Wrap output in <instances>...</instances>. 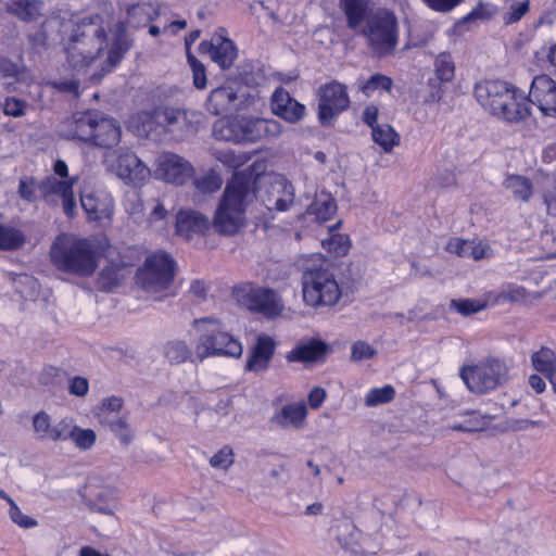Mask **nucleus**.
Listing matches in <instances>:
<instances>
[{
    "instance_id": "f257e3e1",
    "label": "nucleus",
    "mask_w": 556,
    "mask_h": 556,
    "mask_svg": "<svg viewBox=\"0 0 556 556\" xmlns=\"http://www.w3.org/2000/svg\"><path fill=\"white\" fill-rule=\"evenodd\" d=\"M125 12L124 21L113 22L109 16L93 14L75 24L64 43V51L70 67L76 74H89L91 80H100L131 49L134 39L128 27H146L159 15L151 2L129 4Z\"/></svg>"
},
{
    "instance_id": "f03ea898",
    "label": "nucleus",
    "mask_w": 556,
    "mask_h": 556,
    "mask_svg": "<svg viewBox=\"0 0 556 556\" xmlns=\"http://www.w3.org/2000/svg\"><path fill=\"white\" fill-rule=\"evenodd\" d=\"M473 96L485 111L506 122H520L530 114L527 98L504 80L479 81L475 85Z\"/></svg>"
},
{
    "instance_id": "7ed1b4c3",
    "label": "nucleus",
    "mask_w": 556,
    "mask_h": 556,
    "mask_svg": "<svg viewBox=\"0 0 556 556\" xmlns=\"http://www.w3.org/2000/svg\"><path fill=\"white\" fill-rule=\"evenodd\" d=\"M255 181L236 174L225 188L213 227L220 235H233L244 225L245 207L255 198Z\"/></svg>"
},
{
    "instance_id": "20e7f679",
    "label": "nucleus",
    "mask_w": 556,
    "mask_h": 556,
    "mask_svg": "<svg viewBox=\"0 0 556 556\" xmlns=\"http://www.w3.org/2000/svg\"><path fill=\"white\" fill-rule=\"evenodd\" d=\"M191 326L189 334L193 338L194 358L198 362L214 356L242 355L241 343L223 329L219 320L212 317L197 318Z\"/></svg>"
},
{
    "instance_id": "39448f33",
    "label": "nucleus",
    "mask_w": 556,
    "mask_h": 556,
    "mask_svg": "<svg viewBox=\"0 0 556 556\" xmlns=\"http://www.w3.org/2000/svg\"><path fill=\"white\" fill-rule=\"evenodd\" d=\"M52 264L62 271L78 276H90L97 268L98 257L87 239L72 235H59L50 249Z\"/></svg>"
},
{
    "instance_id": "423d86ee",
    "label": "nucleus",
    "mask_w": 556,
    "mask_h": 556,
    "mask_svg": "<svg viewBox=\"0 0 556 556\" xmlns=\"http://www.w3.org/2000/svg\"><path fill=\"white\" fill-rule=\"evenodd\" d=\"M301 285L303 302L312 308L332 306L342 296L336 274L327 261L307 265L303 270Z\"/></svg>"
},
{
    "instance_id": "0eeeda50",
    "label": "nucleus",
    "mask_w": 556,
    "mask_h": 556,
    "mask_svg": "<svg viewBox=\"0 0 556 556\" xmlns=\"http://www.w3.org/2000/svg\"><path fill=\"white\" fill-rule=\"evenodd\" d=\"M213 134L216 139L232 142H256L273 139L282 134V126L275 119L237 116L215 122Z\"/></svg>"
},
{
    "instance_id": "6e6552de",
    "label": "nucleus",
    "mask_w": 556,
    "mask_h": 556,
    "mask_svg": "<svg viewBox=\"0 0 556 556\" xmlns=\"http://www.w3.org/2000/svg\"><path fill=\"white\" fill-rule=\"evenodd\" d=\"M174 276L175 262L173 257L164 251H159L146 257L136 278L140 288L155 300H161L175 294Z\"/></svg>"
},
{
    "instance_id": "1a4fd4ad",
    "label": "nucleus",
    "mask_w": 556,
    "mask_h": 556,
    "mask_svg": "<svg viewBox=\"0 0 556 556\" xmlns=\"http://www.w3.org/2000/svg\"><path fill=\"white\" fill-rule=\"evenodd\" d=\"M370 48L379 56L392 54L397 46L399 31L394 13L379 10L367 20L362 30Z\"/></svg>"
},
{
    "instance_id": "9d476101",
    "label": "nucleus",
    "mask_w": 556,
    "mask_h": 556,
    "mask_svg": "<svg viewBox=\"0 0 556 556\" xmlns=\"http://www.w3.org/2000/svg\"><path fill=\"white\" fill-rule=\"evenodd\" d=\"M198 113H188L176 108H156L151 112H142L138 115L141 123L139 135L149 136L152 132L190 130Z\"/></svg>"
},
{
    "instance_id": "9b49d317",
    "label": "nucleus",
    "mask_w": 556,
    "mask_h": 556,
    "mask_svg": "<svg viewBox=\"0 0 556 556\" xmlns=\"http://www.w3.org/2000/svg\"><path fill=\"white\" fill-rule=\"evenodd\" d=\"M459 375L471 392L485 393L502 383L507 375V368L502 362L492 359L463 366Z\"/></svg>"
},
{
    "instance_id": "f8f14e48",
    "label": "nucleus",
    "mask_w": 556,
    "mask_h": 556,
    "mask_svg": "<svg viewBox=\"0 0 556 556\" xmlns=\"http://www.w3.org/2000/svg\"><path fill=\"white\" fill-rule=\"evenodd\" d=\"M104 162L109 170L127 185H141L150 177L149 167L128 149H119L108 153Z\"/></svg>"
},
{
    "instance_id": "ddd939ff",
    "label": "nucleus",
    "mask_w": 556,
    "mask_h": 556,
    "mask_svg": "<svg viewBox=\"0 0 556 556\" xmlns=\"http://www.w3.org/2000/svg\"><path fill=\"white\" fill-rule=\"evenodd\" d=\"M318 119L321 125H330L342 112L350 106L346 86L332 80L318 88Z\"/></svg>"
},
{
    "instance_id": "4468645a",
    "label": "nucleus",
    "mask_w": 556,
    "mask_h": 556,
    "mask_svg": "<svg viewBox=\"0 0 556 556\" xmlns=\"http://www.w3.org/2000/svg\"><path fill=\"white\" fill-rule=\"evenodd\" d=\"M77 179L73 177L60 180L55 176H48L38 184V191L47 204L55 206L61 203L64 214L72 218L76 208L73 187Z\"/></svg>"
},
{
    "instance_id": "2eb2a0df",
    "label": "nucleus",
    "mask_w": 556,
    "mask_h": 556,
    "mask_svg": "<svg viewBox=\"0 0 556 556\" xmlns=\"http://www.w3.org/2000/svg\"><path fill=\"white\" fill-rule=\"evenodd\" d=\"M245 88L236 85H223L213 89L206 101V110L212 115L238 112L247 108Z\"/></svg>"
},
{
    "instance_id": "dca6fc26",
    "label": "nucleus",
    "mask_w": 556,
    "mask_h": 556,
    "mask_svg": "<svg viewBox=\"0 0 556 556\" xmlns=\"http://www.w3.org/2000/svg\"><path fill=\"white\" fill-rule=\"evenodd\" d=\"M156 172L165 182L184 186L194 176L195 168L181 155L163 152L156 159Z\"/></svg>"
},
{
    "instance_id": "f3484780",
    "label": "nucleus",
    "mask_w": 556,
    "mask_h": 556,
    "mask_svg": "<svg viewBox=\"0 0 556 556\" xmlns=\"http://www.w3.org/2000/svg\"><path fill=\"white\" fill-rule=\"evenodd\" d=\"M260 199L268 211L285 212L294 201V190L285 177L275 176L264 182Z\"/></svg>"
},
{
    "instance_id": "a211bd4d",
    "label": "nucleus",
    "mask_w": 556,
    "mask_h": 556,
    "mask_svg": "<svg viewBox=\"0 0 556 556\" xmlns=\"http://www.w3.org/2000/svg\"><path fill=\"white\" fill-rule=\"evenodd\" d=\"M199 49L201 53H207L222 70L230 68L238 55L237 47L226 36L225 28H218L210 41L200 43Z\"/></svg>"
},
{
    "instance_id": "6ab92c4d",
    "label": "nucleus",
    "mask_w": 556,
    "mask_h": 556,
    "mask_svg": "<svg viewBox=\"0 0 556 556\" xmlns=\"http://www.w3.org/2000/svg\"><path fill=\"white\" fill-rule=\"evenodd\" d=\"M249 307L267 318H275L285 309L283 301L278 292L265 287H249L247 290Z\"/></svg>"
},
{
    "instance_id": "aec40b11",
    "label": "nucleus",
    "mask_w": 556,
    "mask_h": 556,
    "mask_svg": "<svg viewBox=\"0 0 556 556\" xmlns=\"http://www.w3.org/2000/svg\"><path fill=\"white\" fill-rule=\"evenodd\" d=\"M528 101L538 105L543 115L552 117L556 106V83L547 75L534 77Z\"/></svg>"
},
{
    "instance_id": "412c9836",
    "label": "nucleus",
    "mask_w": 556,
    "mask_h": 556,
    "mask_svg": "<svg viewBox=\"0 0 556 556\" xmlns=\"http://www.w3.org/2000/svg\"><path fill=\"white\" fill-rule=\"evenodd\" d=\"M80 203L90 220L111 223L114 212V202L108 193L91 192L81 194Z\"/></svg>"
},
{
    "instance_id": "4be33fe9",
    "label": "nucleus",
    "mask_w": 556,
    "mask_h": 556,
    "mask_svg": "<svg viewBox=\"0 0 556 556\" xmlns=\"http://www.w3.org/2000/svg\"><path fill=\"white\" fill-rule=\"evenodd\" d=\"M273 113L288 123L295 124L305 114V106L294 100L287 90L278 88L270 98Z\"/></svg>"
},
{
    "instance_id": "5701e85b",
    "label": "nucleus",
    "mask_w": 556,
    "mask_h": 556,
    "mask_svg": "<svg viewBox=\"0 0 556 556\" xmlns=\"http://www.w3.org/2000/svg\"><path fill=\"white\" fill-rule=\"evenodd\" d=\"M308 408L305 402H292L277 410L271 422L282 429L299 430L305 427Z\"/></svg>"
},
{
    "instance_id": "b1692460",
    "label": "nucleus",
    "mask_w": 556,
    "mask_h": 556,
    "mask_svg": "<svg viewBox=\"0 0 556 556\" xmlns=\"http://www.w3.org/2000/svg\"><path fill=\"white\" fill-rule=\"evenodd\" d=\"M122 137V129L118 123L99 113L93 127L92 138L89 142L96 147L111 149L115 147Z\"/></svg>"
},
{
    "instance_id": "393cba45",
    "label": "nucleus",
    "mask_w": 556,
    "mask_h": 556,
    "mask_svg": "<svg viewBox=\"0 0 556 556\" xmlns=\"http://www.w3.org/2000/svg\"><path fill=\"white\" fill-rule=\"evenodd\" d=\"M275 346L276 343L271 337L267 334L258 336L251 355L248 358L245 369L253 372L265 371L269 367L274 356Z\"/></svg>"
},
{
    "instance_id": "a878e982",
    "label": "nucleus",
    "mask_w": 556,
    "mask_h": 556,
    "mask_svg": "<svg viewBox=\"0 0 556 556\" xmlns=\"http://www.w3.org/2000/svg\"><path fill=\"white\" fill-rule=\"evenodd\" d=\"M86 498L94 510L112 515L116 506V490L109 485L98 486L90 480L86 486Z\"/></svg>"
},
{
    "instance_id": "bb28decb",
    "label": "nucleus",
    "mask_w": 556,
    "mask_h": 556,
    "mask_svg": "<svg viewBox=\"0 0 556 556\" xmlns=\"http://www.w3.org/2000/svg\"><path fill=\"white\" fill-rule=\"evenodd\" d=\"M210 227L208 218L193 210H181L176 218V231L179 236L189 239L194 233H203Z\"/></svg>"
},
{
    "instance_id": "cd10ccee",
    "label": "nucleus",
    "mask_w": 556,
    "mask_h": 556,
    "mask_svg": "<svg viewBox=\"0 0 556 556\" xmlns=\"http://www.w3.org/2000/svg\"><path fill=\"white\" fill-rule=\"evenodd\" d=\"M328 346L325 342L311 339L300 342L286 355L289 363H311L321 359L327 353Z\"/></svg>"
},
{
    "instance_id": "c85d7f7f",
    "label": "nucleus",
    "mask_w": 556,
    "mask_h": 556,
    "mask_svg": "<svg viewBox=\"0 0 556 556\" xmlns=\"http://www.w3.org/2000/svg\"><path fill=\"white\" fill-rule=\"evenodd\" d=\"M66 422L67 420L63 419L52 425L50 416L43 410L33 417L34 431L39 440L64 441Z\"/></svg>"
},
{
    "instance_id": "c756f323",
    "label": "nucleus",
    "mask_w": 556,
    "mask_h": 556,
    "mask_svg": "<svg viewBox=\"0 0 556 556\" xmlns=\"http://www.w3.org/2000/svg\"><path fill=\"white\" fill-rule=\"evenodd\" d=\"M41 0H9L5 3V11L23 22L36 21L42 12Z\"/></svg>"
},
{
    "instance_id": "7c9ffc66",
    "label": "nucleus",
    "mask_w": 556,
    "mask_h": 556,
    "mask_svg": "<svg viewBox=\"0 0 556 556\" xmlns=\"http://www.w3.org/2000/svg\"><path fill=\"white\" fill-rule=\"evenodd\" d=\"M98 112H83L73 115L68 122L70 134L73 138L89 142L92 138L93 127L98 118Z\"/></svg>"
},
{
    "instance_id": "2f4dec72",
    "label": "nucleus",
    "mask_w": 556,
    "mask_h": 556,
    "mask_svg": "<svg viewBox=\"0 0 556 556\" xmlns=\"http://www.w3.org/2000/svg\"><path fill=\"white\" fill-rule=\"evenodd\" d=\"M371 0H341V8L346 16L348 26L356 30L363 24L370 11Z\"/></svg>"
},
{
    "instance_id": "473e14b6",
    "label": "nucleus",
    "mask_w": 556,
    "mask_h": 556,
    "mask_svg": "<svg viewBox=\"0 0 556 556\" xmlns=\"http://www.w3.org/2000/svg\"><path fill=\"white\" fill-rule=\"evenodd\" d=\"M336 540L346 551L357 553L359 547V531L354 523L344 518L336 526Z\"/></svg>"
},
{
    "instance_id": "72a5a7b5",
    "label": "nucleus",
    "mask_w": 556,
    "mask_h": 556,
    "mask_svg": "<svg viewBox=\"0 0 556 556\" xmlns=\"http://www.w3.org/2000/svg\"><path fill=\"white\" fill-rule=\"evenodd\" d=\"M164 356L174 365H179L187 361L198 362L194 358V351H191L186 341L179 339L170 340L164 345Z\"/></svg>"
},
{
    "instance_id": "f704fd0d",
    "label": "nucleus",
    "mask_w": 556,
    "mask_h": 556,
    "mask_svg": "<svg viewBox=\"0 0 556 556\" xmlns=\"http://www.w3.org/2000/svg\"><path fill=\"white\" fill-rule=\"evenodd\" d=\"M503 186L513 193L517 201L528 202L533 194V185L526 176L508 175Z\"/></svg>"
},
{
    "instance_id": "c9c22d12",
    "label": "nucleus",
    "mask_w": 556,
    "mask_h": 556,
    "mask_svg": "<svg viewBox=\"0 0 556 556\" xmlns=\"http://www.w3.org/2000/svg\"><path fill=\"white\" fill-rule=\"evenodd\" d=\"M371 137L375 143L381 147L384 152H391L400 144V135L387 123L374 127Z\"/></svg>"
},
{
    "instance_id": "e433bc0d",
    "label": "nucleus",
    "mask_w": 556,
    "mask_h": 556,
    "mask_svg": "<svg viewBox=\"0 0 556 556\" xmlns=\"http://www.w3.org/2000/svg\"><path fill=\"white\" fill-rule=\"evenodd\" d=\"M64 441L71 439L76 447L80 450L90 448L97 439V435L91 429H83L72 425L68 420L64 430Z\"/></svg>"
},
{
    "instance_id": "4c0bfd02",
    "label": "nucleus",
    "mask_w": 556,
    "mask_h": 556,
    "mask_svg": "<svg viewBox=\"0 0 556 556\" xmlns=\"http://www.w3.org/2000/svg\"><path fill=\"white\" fill-rule=\"evenodd\" d=\"M337 212V203L328 193H320L309 206V214L318 222L329 220Z\"/></svg>"
},
{
    "instance_id": "58836bf2",
    "label": "nucleus",
    "mask_w": 556,
    "mask_h": 556,
    "mask_svg": "<svg viewBox=\"0 0 556 556\" xmlns=\"http://www.w3.org/2000/svg\"><path fill=\"white\" fill-rule=\"evenodd\" d=\"M393 87V80L391 77L376 73L371 75L367 80H359L358 89L367 98L372 97L376 92H390Z\"/></svg>"
},
{
    "instance_id": "ea45409f",
    "label": "nucleus",
    "mask_w": 556,
    "mask_h": 556,
    "mask_svg": "<svg viewBox=\"0 0 556 556\" xmlns=\"http://www.w3.org/2000/svg\"><path fill=\"white\" fill-rule=\"evenodd\" d=\"M435 77L441 83H451L455 76V63L448 53H440L434 61Z\"/></svg>"
},
{
    "instance_id": "a19ab883",
    "label": "nucleus",
    "mask_w": 556,
    "mask_h": 556,
    "mask_svg": "<svg viewBox=\"0 0 556 556\" xmlns=\"http://www.w3.org/2000/svg\"><path fill=\"white\" fill-rule=\"evenodd\" d=\"M531 361L535 370L544 376L556 368L555 353L548 348H541L540 351L533 353Z\"/></svg>"
},
{
    "instance_id": "79ce46f5",
    "label": "nucleus",
    "mask_w": 556,
    "mask_h": 556,
    "mask_svg": "<svg viewBox=\"0 0 556 556\" xmlns=\"http://www.w3.org/2000/svg\"><path fill=\"white\" fill-rule=\"evenodd\" d=\"M223 179L218 173L211 169L201 177H198L193 181V186L200 193H213L220 189Z\"/></svg>"
},
{
    "instance_id": "37998d69",
    "label": "nucleus",
    "mask_w": 556,
    "mask_h": 556,
    "mask_svg": "<svg viewBox=\"0 0 556 556\" xmlns=\"http://www.w3.org/2000/svg\"><path fill=\"white\" fill-rule=\"evenodd\" d=\"M25 243V236L17 229L0 225V249L15 250Z\"/></svg>"
},
{
    "instance_id": "c03bdc74",
    "label": "nucleus",
    "mask_w": 556,
    "mask_h": 556,
    "mask_svg": "<svg viewBox=\"0 0 556 556\" xmlns=\"http://www.w3.org/2000/svg\"><path fill=\"white\" fill-rule=\"evenodd\" d=\"M395 396V390L392 386H384L382 388H376L368 391L365 396V405L374 407L379 404H386L391 402Z\"/></svg>"
},
{
    "instance_id": "a18cd8bd",
    "label": "nucleus",
    "mask_w": 556,
    "mask_h": 556,
    "mask_svg": "<svg viewBox=\"0 0 556 556\" xmlns=\"http://www.w3.org/2000/svg\"><path fill=\"white\" fill-rule=\"evenodd\" d=\"M323 247L333 253L334 255H345L350 249V241L348 236L341 233H332L330 228V236L327 239L321 240Z\"/></svg>"
},
{
    "instance_id": "49530a36",
    "label": "nucleus",
    "mask_w": 556,
    "mask_h": 556,
    "mask_svg": "<svg viewBox=\"0 0 556 556\" xmlns=\"http://www.w3.org/2000/svg\"><path fill=\"white\" fill-rule=\"evenodd\" d=\"M235 462L233 450L229 445L223 446L210 458L211 467L219 470H227Z\"/></svg>"
},
{
    "instance_id": "de8ad7c7",
    "label": "nucleus",
    "mask_w": 556,
    "mask_h": 556,
    "mask_svg": "<svg viewBox=\"0 0 556 556\" xmlns=\"http://www.w3.org/2000/svg\"><path fill=\"white\" fill-rule=\"evenodd\" d=\"M484 307V302L471 299L452 300L450 303V308L455 309L457 313L464 316H469L471 314L478 313L482 311Z\"/></svg>"
},
{
    "instance_id": "09e8293b",
    "label": "nucleus",
    "mask_w": 556,
    "mask_h": 556,
    "mask_svg": "<svg viewBox=\"0 0 556 556\" xmlns=\"http://www.w3.org/2000/svg\"><path fill=\"white\" fill-rule=\"evenodd\" d=\"M108 427L124 444H129L134 439V432L124 418L106 419Z\"/></svg>"
},
{
    "instance_id": "8fccbe9b",
    "label": "nucleus",
    "mask_w": 556,
    "mask_h": 556,
    "mask_svg": "<svg viewBox=\"0 0 556 556\" xmlns=\"http://www.w3.org/2000/svg\"><path fill=\"white\" fill-rule=\"evenodd\" d=\"M123 406V400L119 397H109L103 401L102 406L100 408V422L108 426L106 419H116L118 416H110L113 413H117L121 410Z\"/></svg>"
},
{
    "instance_id": "3c124183",
    "label": "nucleus",
    "mask_w": 556,
    "mask_h": 556,
    "mask_svg": "<svg viewBox=\"0 0 556 556\" xmlns=\"http://www.w3.org/2000/svg\"><path fill=\"white\" fill-rule=\"evenodd\" d=\"M188 63L193 75V84L198 89H204L207 85L204 65L191 53L187 54Z\"/></svg>"
},
{
    "instance_id": "603ef678",
    "label": "nucleus",
    "mask_w": 556,
    "mask_h": 556,
    "mask_svg": "<svg viewBox=\"0 0 556 556\" xmlns=\"http://www.w3.org/2000/svg\"><path fill=\"white\" fill-rule=\"evenodd\" d=\"M377 351L365 341L358 340L351 346V359L353 362L366 361L375 357Z\"/></svg>"
},
{
    "instance_id": "864d4df0",
    "label": "nucleus",
    "mask_w": 556,
    "mask_h": 556,
    "mask_svg": "<svg viewBox=\"0 0 556 556\" xmlns=\"http://www.w3.org/2000/svg\"><path fill=\"white\" fill-rule=\"evenodd\" d=\"M38 189V185L36 180L31 177H23L18 184V194L20 197L27 201L34 202L37 199L36 190Z\"/></svg>"
},
{
    "instance_id": "5fc2aeb1",
    "label": "nucleus",
    "mask_w": 556,
    "mask_h": 556,
    "mask_svg": "<svg viewBox=\"0 0 556 556\" xmlns=\"http://www.w3.org/2000/svg\"><path fill=\"white\" fill-rule=\"evenodd\" d=\"M500 298L503 301L525 303L528 299V292L523 287L510 285L501 292Z\"/></svg>"
},
{
    "instance_id": "6e6d98bb",
    "label": "nucleus",
    "mask_w": 556,
    "mask_h": 556,
    "mask_svg": "<svg viewBox=\"0 0 556 556\" xmlns=\"http://www.w3.org/2000/svg\"><path fill=\"white\" fill-rule=\"evenodd\" d=\"M215 155L217 161L229 168H238L243 165L247 160L244 155H238L231 150L217 151Z\"/></svg>"
},
{
    "instance_id": "4d7b16f0",
    "label": "nucleus",
    "mask_w": 556,
    "mask_h": 556,
    "mask_svg": "<svg viewBox=\"0 0 556 556\" xmlns=\"http://www.w3.org/2000/svg\"><path fill=\"white\" fill-rule=\"evenodd\" d=\"M9 516L15 525L22 528H33L37 526V521L31 517L23 514L16 503H12L10 506Z\"/></svg>"
},
{
    "instance_id": "13d9d810",
    "label": "nucleus",
    "mask_w": 556,
    "mask_h": 556,
    "mask_svg": "<svg viewBox=\"0 0 556 556\" xmlns=\"http://www.w3.org/2000/svg\"><path fill=\"white\" fill-rule=\"evenodd\" d=\"M471 244L470 240H464L460 238H452L448 240L446 244V250L450 253H454L457 256L460 257H469L470 249L469 245Z\"/></svg>"
},
{
    "instance_id": "bf43d9fd",
    "label": "nucleus",
    "mask_w": 556,
    "mask_h": 556,
    "mask_svg": "<svg viewBox=\"0 0 556 556\" xmlns=\"http://www.w3.org/2000/svg\"><path fill=\"white\" fill-rule=\"evenodd\" d=\"M529 11V0H525L511 5L510 11L504 15V22L506 24H513L518 22Z\"/></svg>"
},
{
    "instance_id": "052dcab7",
    "label": "nucleus",
    "mask_w": 556,
    "mask_h": 556,
    "mask_svg": "<svg viewBox=\"0 0 556 556\" xmlns=\"http://www.w3.org/2000/svg\"><path fill=\"white\" fill-rule=\"evenodd\" d=\"M470 241L471 244L469 245V257L473 258L475 261H480L483 258H488L492 255V249L488 242L475 240Z\"/></svg>"
},
{
    "instance_id": "680f3d73",
    "label": "nucleus",
    "mask_w": 556,
    "mask_h": 556,
    "mask_svg": "<svg viewBox=\"0 0 556 556\" xmlns=\"http://www.w3.org/2000/svg\"><path fill=\"white\" fill-rule=\"evenodd\" d=\"M494 14V8L486 3H479L472 11L465 16V21L482 20L486 21Z\"/></svg>"
},
{
    "instance_id": "e2e57ef3",
    "label": "nucleus",
    "mask_w": 556,
    "mask_h": 556,
    "mask_svg": "<svg viewBox=\"0 0 556 556\" xmlns=\"http://www.w3.org/2000/svg\"><path fill=\"white\" fill-rule=\"evenodd\" d=\"M25 108L26 102L12 98L7 99L5 103L3 104V112L5 115L13 116V117H20L25 114Z\"/></svg>"
},
{
    "instance_id": "0e129e2a",
    "label": "nucleus",
    "mask_w": 556,
    "mask_h": 556,
    "mask_svg": "<svg viewBox=\"0 0 556 556\" xmlns=\"http://www.w3.org/2000/svg\"><path fill=\"white\" fill-rule=\"evenodd\" d=\"M53 88L66 92L73 97H79V81L77 79H59L52 83Z\"/></svg>"
},
{
    "instance_id": "69168bd1",
    "label": "nucleus",
    "mask_w": 556,
    "mask_h": 556,
    "mask_svg": "<svg viewBox=\"0 0 556 556\" xmlns=\"http://www.w3.org/2000/svg\"><path fill=\"white\" fill-rule=\"evenodd\" d=\"M89 390V382L86 378L76 376L70 380L68 391L76 396H85Z\"/></svg>"
},
{
    "instance_id": "338daca9",
    "label": "nucleus",
    "mask_w": 556,
    "mask_h": 556,
    "mask_svg": "<svg viewBox=\"0 0 556 556\" xmlns=\"http://www.w3.org/2000/svg\"><path fill=\"white\" fill-rule=\"evenodd\" d=\"M425 3L434 11L450 12L460 4L463 0H424Z\"/></svg>"
},
{
    "instance_id": "774afa93",
    "label": "nucleus",
    "mask_w": 556,
    "mask_h": 556,
    "mask_svg": "<svg viewBox=\"0 0 556 556\" xmlns=\"http://www.w3.org/2000/svg\"><path fill=\"white\" fill-rule=\"evenodd\" d=\"M379 115V109L375 104L367 105L362 114V119L364 123H366L371 130L374 127L379 126L380 124L377 122Z\"/></svg>"
}]
</instances>
